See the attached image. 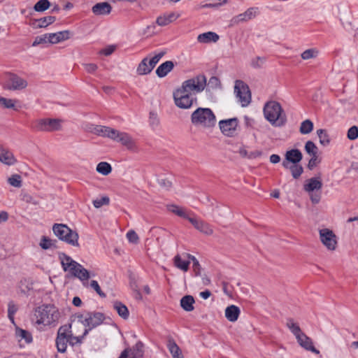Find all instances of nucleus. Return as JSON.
I'll use <instances>...</instances> for the list:
<instances>
[{
    "label": "nucleus",
    "mask_w": 358,
    "mask_h": 358,
    "mask_svg": "<svg viewBox=\"0 0 358 358\" xmlns=\"http://www.w3.org/2000/svg\"><path fill=\"white\" fill-rule=\"evenodd\" d=\"M58 258L65 272H69L73 277L78 278L84 287L88 286V280L91 275L86 268L64 252H59Z\"/></svg>",
    "instance_id": "obj_1"
},
{
    "label": "nucleus",
    "mask_w": 358,
    "mask_h": 358,
    "mask_svg": "<svg viewBox=\"0 0 358 358\" xmlns=\"http://www.w3.org/2000/svg\"><path fill=\"white\" fill-rule=\"evenodd\" d=\"M264 117L273 126L280 127L286 122V115L278 102L272 101L264 107Z\"/></svg>",
    "instance_id": "obj_2"
},
{
    "label": "nucleus",
    "mask_w": 358,
    "mask_h": 358,
    "mask_svg": "<svg viewBox=\"0 0 358 358\" xmlns=\"http://www.w3.org/2000/svg\"><path fill=\"white\" fill-rule=\"evenodd\" d=\"M34 315L36 318V324L50 325L59 318V312L54 305L46 304L38 307Z\"/></svg>",
    "instance_id": "obj_3"
},
{
    "label": "nucleus",
    "mask_w": 358,
    "mask_h": 358,
    "mask_svg": "<svg viewBox=\"0 0 358 358\" xmlns=\"http://www.w3.org/2000/svg\"><path fill=\"white\" fill-rule=\"evenodd\" d=\"M286 326L294 335L299 345L301 348L316 355L320 354V351L314 347L312 339L301 331L299 324L293 319H287Z\"/></svg>",
    "instance_id": "obj_4"
},
{
    "label": "nucleus",
    "mask_w": 358,
    "mask_h": 358,
    "mask_svg": "<svg viewBox=\"0 0 358 358\" xmlns=\"http://www.w3.org/2000/svg\"><path fill=\"white\" fill-rule=\"evenodd\" d=\"M191 121L196 127L211 128L216 124V117L211 109L198 108L192 113Z\"/></svg>",
    "instance_id": "obj_5"
},
{
    "label": "nucleus",
    "mask_w": 358,
    "mask_h": 358,
    "mask_svg": "<svg viewBox=\"0 0 358 358\" xmlns=\"http://www.w3.org/2000/svg\"><path fill=\"white\" fill-rule=\"evenodd\" d=\"M55 235L61 241L75 247H78V234L66 224H55L52 227Z\"/></svg>",
    "instance_id": "obj_6"
},
{
    "label": "nucleus",
    "mask_w": 358,
    "mask_h": 358,
    "mask_svg": "<svg viewBox=\"0 0 358 358\" xmlns=\"http://www.w3.org/2000/svg\"><path fill=\"white\" fill-rule=\"evenodd\" d=\"M78 319V322L85 327L84 329V336H86L91 329L100 325L103 322L104 316L101 313L87 312L79 315Z\"/></svg>",
    "instance_id": "obj_7"
},
{
    "label": "nucleus",
    "mask_w": 358,
    "mask_h": 358,
    "mask_svg": "<svg viewBox=\"0 0 358 358\" xmlns=\"http://www.w3.org/2000/svg\"><path fill=\"white\" fill-rule=\"evenodd\" d=\"M206 77L203 74H199L185 80L180 87L192 95L196 94L203 91L206 86Z\"/></svg>",
    "instance_id": "obj_8"
},
{
    "label": "nucleus",
    "mask_w": 358,
    "mask_h": 358,
    "mask_svg": "<svg viewBox=\"0 0 358 358\" xmlns=\"http://www.w3.org/2000/svg\"><path fill=\"white\" fill-rule=\"evenodd\" d=\"M174 103L176 106L182 109L190 108L194 102L196 101V98L185 91L181 87L177 88L173 93Z\"/></svg>",
    "instance_id": "obj_9"
},
{
    "label": "nucleus",
    "mask_w": 358,
    "mask_h": 358,
    "mask_svg": "<svg viewBox=\"0 0 358 358\" xmlns=\"http://www.w3.org/2000/svg\"><path fill=\"white\" fill-rule=\"evenodd\" d=\"M27 80L20 76L13 73L6 74L3 86L5 89L13 91H20L27 88Z\"/></svg>",
    "instance_id": "obj_10"
},
{
    "label": "nucleus",
    "mask_w": 358,
    "mask_h": 358,
    "mask_svg": "<svg viewBox=\"0 0 358 358\" xmlns=\"http://www.w3.org/2000/svg\"><path fill=\"white\" fill-rule=\"evenodd\" d=\"M234 93L238 101L243 107L248 106L251 101V94L248 86L242 80H236L234 86Z\"/></svg>",
    "instance_id": "obj_11"
},
{
    "label": "nucleus",
    "mask_w": 358,
    "mask_h": 358,
    "mask_svg": "<svg viewBox=\"0 0 358 358\" xmlns=\"http://www.w3.org/2000/svg\"><path fill=\"white\" fill-rule=\"evenodd\" d=\"M110 138L125 146L129 150H134L136 149V143L134 140L129 134L126 132L113 129L110 132Z\"/></svg>",
    "instance_id": "obj_12"
},
{
    "label": "nucleus",
    "mask_w": 358,
    "mask_h": 358,
    "mask_svg": "<svg viewBox=\"0 0 358 358\" xmlns=\"http://www.w3.org/2000/svg\"><path fill=\"white\" fill-rule=\"evenodd\" d=\"M71 325H64L59 327L56 338V346L59 352H65L69 343V337L71 336Z\"/></svg>",
    "instance_id": "obj_13"
},
{
    "label": "nucleus",
    "mask_w": 358,
    "mask_h": 358,
    "mask_svg": "<svg viewBox=\"0 0 358 358\" xmlns=\"http://www.w3.org/2000/svg\"><path fill=\"white\" fill-rule=\"evenodd\" d=\"M320 238L322 244L329 250H334L336 248L337 238L331 230L329 229H320Z\"/></svg>",
    "instance_id": "obj_14"
},
{
    "label": "nucleus",
    "mask_w": 358,
    "mask_h": 358,
    "mask_svg": "<svg viewBox=\"0 0 358 358\" xmlns=\"http://www.w3.org/2000/svg\"><path fill=\"white\" fill-rule=\"evenodd\" d=\"M62 120L59 119H41L36 124L38 131H54L61 129Z\"/></svg>",
    "instance_id": "obj_15"
},
{
    "label": "nucleus",
    "mask_w": 358,
    "mask_h": 358,
    "mask_svg": "<svg viewBox=\"0 0 358 358\" xmlns=\"http://www.w3.org/2000/svg\"><path fill=\"white\" fill-rule=\"evenodd\" d=\"M238 124V120L236 117L222 120L219 122V127L222 133L231 137L234 135Z\"/></svg>",
    "instance_id": "obj_16"
},
{
    "label": "nucleus",
    "mask_w": 358,
    "mask_h": 358,
    "mask_svg": "<svg viewBox=\"0 0 358 358\" xmlns=\"http://www.w3.org/2000/svg\"><path fill=\"white\" fill-rule=\"evenodd\" d=\"M143 347V343L138 341L132 348L123 350L118 358H142L144 354Z\"/></svg>",
    "instance_id": "obj_17"
},
{
    "label": "nucleus",
    "mask_w": 358,
    "mask_h": 358,
    "mask_svg": "<svg viewBox=\"0 0 358 358\" xmlns=\"http://www.w3.org/2000/svg\"><path fill=\"white\" fill-rule=\"evenodd\" d=\"M259 8L257 7H251L247 9L244 13L236 15L233 17L232 21L234 23H240L246 22L255 18L259 14Z\"/></svg>",
    "instance_id": "obj_18"
},
{
    "label": "nucleus",
    "mask_w": 358,
    "mask_h": 358,
    "mask_svg": "<svg viewBox=\"0 0 358 358\" xmlns=\"http://www.w3.org/2000/svg\"><path fill=\"white\" fill-rule=\"evenodd\" d=\"M189 222L200 232L210 236L213 233L212 227L207 222L193 216L192 219H189Z\"/></svg>",
    "instance_id": "obj_19"
},
{
    "label": "nucleus",
    "mask_w": 358,
    "mask_h": 358,
    "mask_svg": "<svg viewBox=\"0 0 358 358\" xmlns=\"http://www.w3.org/2000/svg\"><path fill=\"white\" fill-rule=\"evenodd\" d=\"M302 153L298 149H292L285 153V160L282 162V166L288 169L289 163L297 164L302 159Z\"/></svg>",
    "instance_id": "obj_20"
},
{
    "label": "nucleus",
    "mask_w": 358,
    "mask_h": 358,
    "mask_svg": "<svg viewBox=\"0 0 358 358\" xmlns=\"http://www.w3.org/2000/svg\"><path fill=\"white\" fill-rule=\"evenodd\" d=\"M167 209L169 211L174 213L175 215H176L180 217L187 219L189 221V219H192V217H193V216H192V215H193L194 214L191 211L187 210V209H186L185 208L178 206L177 205H174V204L168 205Z\"/></svg>",
    "instance_id": "obj_21"
},
{
    "label": "nucleus",
    "mask_w": 358,
    "mask_h": 358,
    "mask_svg": "<svg viewBox=\"0 0 358 358\" xmlns=\"http://www.w3.org/2000/svg\"><path fill=\"white\" fill-rule=\"evenodd\" d=\"M49 43L56 44L66 41L70 38V31L68 30L48 34Z\"/></svg>",
    "instance_id": "obj_22"
},
{
    "label": "nucleus",
    "mask_w": 358,
    "mask_h": 358,
    "mask_svg": "<svg viewBox=\"0 0 358 358\" xmlns=\"http://www.w3.org/2000/svg\"><path fill=\"white\" fill-rule=\"evenodd\" d=\"M241 310L240 308L235 306L231 305L226 308L224 311V315L226 318L231 322H234L237 321L238 317L240 315Z\"/></svg>",
    "instance_id": "obj_23"
},
{
    "label": "nucleus",
    "mask_w": 358,
    "mask_h": 358,
    "mask_svg": "<svg viewBox=\"0 0 358 358\" xmlns=\"http://www.w3.org/2000/svg\"><path fill=\"white\" fill-rule=\"evenodd\" d=\"M111 9V6L107 2L98 3L92 8V12L96 15H108Z\"/></svg>",
    "instance_id": "obj_24"
},
{
    "label": "nucleus",
    "mask_w": 358,
    "mask_h": 358,
    "mask_svg": "<svg viewBox=\"0 0 358 358\" xmlns=\"http://www.w3.org/2000/svg\"><path fill=\"white\" fill-rule=\"evenodd\" d=\"M173 67L174 64L172 61H166L157 67L156 74L159 78H164L173 70Z\"/></svg>",
    "instance_id": "obj_25"
},
{
    "label": "nucleus",
    "mask_w": 358,
    "mask_h": 358,
    "mask_svg": "<svg viewBox=\"0 0 358 358\" xmlns=\"http://www.w3.org/2000/svg\"><path fill=\"white\" fill-rule=\"evenodd\" d=\"M154 68L150 63L149 58L145 57L138 64L136 69V73L140 76L149 74Z\"/></svg>",
    "instance_id": "obj_26"
},
{
    "label": "nucleus",
    "mask_w": 358,
    "mask_h": 358,
    "mask_svg": "<svg viewBox=\"0 0 358 358\" xmlns=\"http://www.w3.org/2000/svg\"><path fill=\"white\" fill-rule=\"evenodd\" d=\"M322 187V183L319 178H311L308 180L304 185L303 189L307 192H312L315 190L320 189Z\"/></svg>",
    "instance_id": "obj_27"
},
{
    "label": "nucleus",
    "mask_w": 358,
    "mask_h": 358,
    "mask_svg": "<svg viewBox=\"0 0 358 358\" xmlns=\"http://www.w3.org/2000/svg\"><path fill=\"white\" fill-rule=\"evenodd\" d=\"M90 129L92 133L96 135L110 138L113 128L102 125H92Z\"/></svg>",
    "instance_id": "obj_28"
},
{
    "label": "nucleus",
    "mask_w": 358,
    "mask_h": 358,
    "mask_svg": "<svg viewBox=\"0 0 358 358\" xmlns=\"http://www.w3.org/2000/svg\"><path fill=\"white\" fill-rule=\"evenodd\" d=\"M219 40V36L213 31H208L199 34L197 36V41L201 43H208L210 42H217Z\"/></svg>",
    "instance_id": "obj_29"
},
{
    "label": "nucleus",
    "mask_w": 358,
    "mask_h": 358,
    "mask_svg": "<svg viewBox=\"0 0 358 358\" xmlns=\"http://www.w3.org/2000/svg\"><path fill=\"white\" fill-rule=\"evenodd\" d=\"M15 334L19 341L24 340L26 343H30L32 342V336L31 333L27 330L15 327Z\"/></svg>",
    "instance_id": "obj_30"
},
{
    "label": "nucleus",
    "mask_w": 358,
    "mask_h": 358,
    "mask_svg": "<svg viewBox=\"0 0 358 358\" xmlns=\"http://www.w3.org/2000/svg\"><path fill=\"white\" fill-rule=\"evenodd\" d=\"M178 15L174 13H170L159 16L157 19V23L159 26H166L178 18Z\"/></svg>",
    "instance_id": "obj_31"
},
{
    "label": "nucleus",
    "mask_w": 358,
    "mask_h": 358,
    "mask_svg": "<svg viewBox=\"0 0 358 358\" xmlns=\"http://www.w3.org/2000/svg\"><path fill=\"white\" fill-rule=\"evenodd\" d=\"M113 308L117 311L118 315L123 319L126 320L129 317V312L127 307L122 302L115 301L113 302Z\"/></svg>",
    "instance_id": "obj_32"
},
{
    "label": "nucleus",
    "mask_w": 358,
    "mask_h": 358,
    "mask_svg": "<svg viewBox=\"0 0 358 358\" xmlns=\"http://www.w3.org/2000/svg\"><path fill=\"white\" fill-rule=\"evenodd\" d=\"M194 299L191 295H186L180 299V306L185 311L190 312L194 308Z\"/></svg>",
    "instance_id": "obj_33"
},
{
    "label": "nucleus",
    "mask_w": 358,
    "mask_h": 358,
    "mask_svg": "<svg viewBox=\"0 0 358 358\" xmlns=\"http://www.w3.org/2000/svg\"><path fill=\"white\" fill-rule=\"evenodd\" d=\"M174 265L179 269L187 271L189 269L190 262L186 259H183L182 256L177 255L173 259Z\"/></svg>",
    "instance_id": "obj_34"
},
{
    "label": "nucleus",
    "mask_w": 358,
    "mask_h": 358,
    "mask_svg": "<svg viewBox=\"0 0 358 358\" xmlns=\"http://www.w3.org/2000/svg\"><path fill=\"white\" fill-rule=\"evenodd\" d=\"M55 20L56 17L54 16H46L44 17H41L36 20L34 26L37 28L46 27L48 25L52 24L55 21Z\"/></svg>",
    "instance_id": "obj_35"
},
{
    "label": "nucleus",
    "mask_w": 358,
    "mask_h": 358,
    "mask_svg": "<svg viewBox=\"0 0 358 358\" xmlns=\"http://www.w3.org/2000/svg\"><path fill=\"white\" fill-rule=\"evenodd\" d=\"M0 161L8 165H12L15 162L13 155L4 150H0Z\"/></svg>",
    "instance_id": "obj_36"
},
{
    "label": "nucleus",
    "mask_w": 358,
    "mask_h": 358,
    "mask_svg": "<svg viewBox=\"0 0 358 358\" xmlns=\"http://www.w3.org/2000/svg\"><path fill=\"white\" fill-rule=\"evenodd\" d=\"M167 348L173 358L178 357L182 355L181 350L174 341L169 340L168 341Z\"/></svg>",
    "instance_id": "obj_37"
},
{
    "label": "nucleus",
    "mask_w": 358,
    "mask_h": 358,
    "mask_svg": "<svg viewBox=\"0 0 358 358\" xmlns=\"http://www.w3.org/2000/svg\"><path fill=\"white\" fill-rule=\"evenodd\" d=\"M317 134L321 145L327 146L330 143L329 135L326 129H320L317 130Z\"/></svg>",
    "instance_id": "obj_38"
},
{
    "label": "nucleus",
    "mask_w": 358,
    "mask_h": 358,
    "mask_svg": "<svg viewBox=\"0 0 358 358\" xmlns=\"http://www.w3.org/2000/svg\"><path fill=\"white\" fill-rule=\"evenodd\" d=\"M96 170L103 176H108L111 173L112 167L108 162H101L97 164Z\"/></svg>",
    "instance_id": "obj_39"
},
{
    "label": "nucleus",
    "mask_w": 358,
    "mask_h": 358,
    "mask_svg": "<svg viewBox=\"0 0 358 358\" xmlns=\"http://www.w3.org/2000/svg\"><path fill=\"white\" fill-rule=\"evenodd\" d=\"M313 129V123L310 120H306L301 123L299 131L302 134H310Z\"/></svg>",
    "instance_id": "obj_40"
},
{
    "label": "nucleus",
    "mask_w": 358,
    "mask_h": 358,
    "mask_svg": "<svg viewBox=\"0 0 358 358\" xmlns=\"http://www.w3.org/2000/svg\"><path fill=\"white\" fill-rule=\"evenodd\" d=\"M319 55V50L317 48H310L306 50L301 54V57L304 60L316 58Z\"/></svg>",
    "instance_id": "obj_41"
},
{
    "label": "nucleus",
    "mask_w": 358,
    "mask_h": 358,
    "mask_svg": "<svg viewBox=\"0 0 358 358\" xmlns=\"http://www.w3.org/2000/svg\"><path fill=\"white\" fill-rule=\"evenodd\" d=\"M18 308L13 301H10L8 304V317L12 324L15 325V314L17 311Z\"/></svg>",
    "instance_id": "obj_42"
},
{
    "label": "nucleus",
    "mask_w": 358,
    "mask_h": 358,
    "mask_svg": "<svg viewBox=\"0 0 358 358\" xmlns=\"http://www.w3.org/2000/svg\"><path fill=\"white\" fill-rule=\"evenodd\" d=\"M305 150L310 156H315L317 154L318 148L313 141H308L305 144Z\"/></svg>",
    "instance_id": "obj_43"
},
{
    "label": "nucleus",
    "mask_w": 358,
    "mask_h": 358,
    "mask_svg": "<svg viewBox=\"0 0 358 358\" xmlns=\"http://www.w3.org/2000/svg\"><path fill=\"white\" fill-rule=\"evenodd\" d=\"M50 6V1L48 0H39L34 5V10L37 12H43L46 10Z\"/></svg>",
    "instance_id": "obj_44"
},
{
    "label": "nucleus",
    "mask_w": 358,
    "mask_h": 358,
    "mask_svg": "<svg viewBox=\"0 0 358 358\" xmlns=\"http://www.w3.org/2000/svg\"><path fill=\"white\" fill-rule=\"evenodd\" d=\"M8 182L11 186L19 188L22 186V178L18 174L12 175L8 178Z\"/></svg>",
    "instance_id": "obj_45"
},
{
    "label": "nucleus",
    "mask_w": 358,
    "mask_h": 358,
    "mask_svg": "<svg viewBox=\"0 0 358 358\" xmlns=\"http://www.w3.org/2000/svg\"><path fill=\"white\" fill-rule=\"evenodd\" d=\"M288 169H290L293 178L296 179L298 178L303 173L302 166L297 164H294L290 166H288Z\"/></svg>",
    "instance_id": "obj_46"
},
{
    "label": "nucleus",
    "mask_w": 358,
    "mask_h": 358,
    "mask_svg": "<svg viewBox=\"0 0 358 358\" xmlns=\"http://www.w3.org/2000/svg\"><path fill=\"white\" fill-rule=\"evenodd\" d=\"M16 101L11 99L0 97V105L6 108H14Z\"/></svg>",
    "instance_id": "obj_47"
},
{
    "label": "nucleus",
    "mask_w": 358,
    "mask_h": 358,
    "mask_svg": "<svg viewBox=\"0 0 358 358\" xmlns=\"http://www.w3.org/2000/svg\"><path fill=\"white\" fill-rule=\"evenodd\" d=\"M88 287L93 289L101 297H105L106 294L102 292L101 287L96 280H92L90 283L88 282Z\"/></svg>",
    "instance_id": "obj_48"
},
{
    "label": "nucleus",
    "mask_w": 358,
    "mask_h": 358,
    "mask_svg": "<svg viewBox=\"0 0 358 358\" xmlns=\"http://www.w3.org/2000/svg\"><path fill=\"white\" fill-rule=\"evenodd\" d=\"M110 199L108 196H103L100 199H96L93 201V205L95 208H99L104 205H108Z\"/></svg>",
    "instance_id": "obj_49"
},
{
    "label": "nucleus",
    "mask_w": 358,
    "mask_h": 358,
    "mask_svg": "<svg viewBox=\"0 0 358 358\" xmlns=\"http://www.w3.org/2000/svg\"><path fill=\"white\" fill-rule=\"evenodd\" d=\"M49 43L48 34H45L36 37L33 42V46H37L42 43Z\"/></svg>",
    "instance_id": "obj_50"
},
{
    "label": "nucleus",
    "mask_w": 358,
    "mask_h": 358,
    "mask_svg": "<svg viewBox=\"0 0 358 358\" xmlns=\"http://www.w3.org/2000/svg\"><path fill=\"white\" fill-rule=\"evenodd\" d=\"M85 336H84V333L81 336H73L72 332L71 331V336L69 337V344L71 345H75L76 344H80L83 342V339Z\"/></svg>",
    "instance_id": "obj_51"
},
{
    "label": "nucleus",
    "mask_w": 358,
    "mask_h": 358,
    "mask_svg": "<svg viewBox=\"0 0 358 358\" xmlns=\"http://www.w3.org/2000/svg\"><path fill=\"white\" fill-rule=\"evenodd\" d=\"M348 138L350 140H355L358 138V127L357 126L351 127L348 131Z\"/></svg>",
    "instance_id": "obj_52"
},
{
    "label": "nucleus",
    "mask_w": 358,
    "mask_h": 358,
    "mask_svg": "<svg viewBox=\"0 0 358 358\" xmlns=\"http://www.w3.org/2000/svg\"><path fill=\"white\" fill-rule=\"evenodd\" d=\"M265 62V58L257 57L251 60L250 65L255 69L260 68Z\"/></svg>",
    "instance_id": "obj_53"
},
{
    "label": "nucleus",
    "mask_w": 358,
    "mask_h": 358,
    "mask_svg": "<svg viewBox=\"0 0 358 358\" xmlns=\"http://www.w3.org/2000/svg\"><path fill=\"white\" fill-rule=\"evenodd\" d=\"M218 1L213 3L201 4L200 8H218L227 3V0H217Z\"/></svg>",
    "instance_id": "obj_54"
},
{
    "label": "nucleus",
    "mask_w": 358,
    "mask_h": 358,
    "mask_svg": "<svg viewBox=\"0 0 358 358\" xmlns=\"http://www.w3.org/2000/svg\"><path fill=\"white\" fill-rule=\"evenodd\" d=\"M127 238L132 243H137L139 239L138 236L134 230H130L127 233Z\"/></svg>",
    "instance_id": "obj_55"
},
{
    "label": "nucleus",
    "mask_w": 358,
    "mask_h": 358,
    "mask_svg": "<svg viewBox=\"0 0 358 358\" xmlns=\"http://www.w3.org/2000/svg\"><path fill=\"white\" fill-rule=\"evenodd\" d=\"M83 65L84 66L85 71L90 73L95 72L98 69L97 65L94 63H85Z\"/></svg>",
    "instance_id": "obj_56"
},
{
    "label": "nucleus",
    "mask_w": 358,
    "mask_h": 358,
    "mask_svg": "<svg viewBox=\"0 0 358 358\" xmlns=\"http://www.w3.org/2000/svg\"><path fill=\"white\" fill-rule=\"evenodd\" d=\"M52 245V241L47 238L46 237H43L40 243V246L44 250L50 248Z\"/></svg>",
    "instance_id": "obj_57"
},
{
    "label": "nucleus",
    "mask_w": 358,
    "mask_h": 358,
    "mask_svg": "<svg viewBox=\"0 0 358 358\" xmlns=\"http://www.w3.org/2000/svg\"><path fill=\"white\" fill-rule=\"evenodd\" d=\"M311 158L308 162V167L310 169H313L318 163L317 155L310 156Z\"/></svg>",
    "instance_id": "obj_58"
},
{
    "label": "nucleus",
    "mask_w": 358,
    "mask_h": 358,
    "mask_svg": "<svg viewBox=\"0 0 358 358\" xmlns=\"http://www.w3.org/2000/svg\"><path fill=\"white\" fill-rule=\"evenodd\" d=\"M115 49V48L114 46L110 45V46H108V47L101 50V53L106 56H108L114 52Z\"/></svg>",
    "instance_id": "obj_59"
},
{
    "label": "nucleus",
    "mask_w": 358,
    "mask_h": 358,
    "mask_svg": "<svg viewBox=\"0 0 358 358\" xmlns=\"http://www.w3.org/2000/svg\"><path fill=\"white\" fill-rule=\"evenodd\" d=\"M159 183L160 185V186L166 188V189H169V187H171V182H170L169 180H167L166 179H160L159 180Z\"/></svg>",
    "instance_id": "obj_60"
},
{
    "label": "nucleus",
    "mask_w": 358,
    "mask_h": 358,
    "mask_svg": "<svg viewBox=\"0 0 358 358\" xmlns=\"http://www.w3.org/2000/svg\"><path fill=\"white\" fill-rule=\"evenodd\" d=\"M222 290H223V292L228 296L229 297H231L232 296V293L231 292L229 289V287H228V284L227 282H222Z\"/></svg>",
    "instance_id": "obj_61"
},
{
    "label": "nucleus",
    "mask_w": 358,
    "mask_h": 358,
    "mask_svg": "<svg viewBox=\"0 0 358 358\" xmlns=\"http://www.w3.org/2000/svg\"><path fill=\"white\" fill-rule=\"evenodd\" d=\"M8 219V214L6 211H1L0 212V223L5 222Z\"/></svg>",
    "instance_id": "obj_62"
},
{
    "label": "nucleus",
    "mask_w": 358,
    "mask_h": 358,
    "mask_svg": "<svg viewBox=\"0 0 358 358\" xmlns=\"http://www.w3.org/2000/svg\"><path fill=\"white\" fill-rule=\"evenodd\" d=\"M280 161V157L278 155L273 154L270 156V162L272 164H277Z\"/></svg>",
    "instance_id": "obj_63"
},
{
    "label": "nucleus",
    "mask_w": 358,
    "mask_h": 358,
    "mask_svg": "<svg viewBox=\"0 0 358 358\" xmlns=\"http://www.w3.org/2000/svg\"><path fill=\"white\" fill-rule=\"evenodd\" d=\"M208 84L217 87L220 85V80L217 77L213 76L210 78Z\"/></svg>",
    "instance_id": "obj_64"
}]
</instances>
